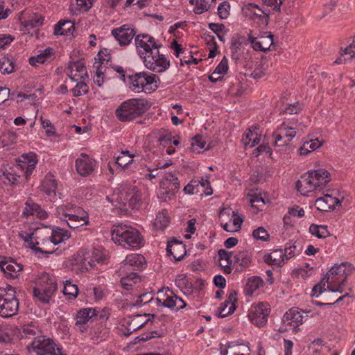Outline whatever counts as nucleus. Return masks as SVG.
Returning <instances> with one entry per match:
<instances>
[{
    "label": "nucleus",
    "mask_w": 355,
    "mask_h": 355,
    "mask_svg": "<svg viewBox=\"0 0 355 355\" xmlns=\"http://www.w3.org/2000/svg\"><path fill=\"white\" fill-rule=\"evenodd\" d=\"M352 270V266L347 263L334 265L323 279L314 286L312 289L313 296L318 297L323 292L326 291V284H327V288L331 292L343 293L346 288L347 278Z\"/></svg>",
    "instance_id": "1"
},
{
    "label": "nucleus",
    "mask_w": 355,
    "mask_h": 355,
    "mask_svg": "<svg viewBox=\"0 0 355 355\" xmlns=\"http://www.w3.org/2000/svg\"><path fill=\"white\" fill-rule=\"evenodd\" d=\"M331 177L324 168L309 171L296 183V188L302 196L320 191L331 181Z\"/></svg>",
    "instance_id": "2"
},
{
    "label": "nucleus",
    "mask_w": 355,
    "mask_h": 355,
    "mask_svg": "<svg viewBox=\"0 0 355 355\" xmlns=\"http://www.w3.org/2000/svg\"><path fill=\"white\" fill-rule=\"evenodd\" d=\"M112 239L115 243L130 250H137L144 245V239L137 230L123 225L113 227Z\"/></svg>",
    "instance_id": "3"
},
{
    "label": "nucleus",
    "mask_w": 355,
    "mask_h": 355,
    "mask_svg": "<svg viewBox=\"0 0 355 355\" xmlns=\"http://www.w3.org/2000/svg\"><path fill=\"white\" fill-rule=\"evenodd\" d=\"M150 106L151 103L147 99L130 98L116 109L115 114L120 121H132L144 114Z\"/></svg>",
    "instance_id": "4"
},
{
    "label": "nucleus",
    "mask_w": 355,
    "mask_h": 355,
    "mask_svg": "<svg viewBox=\"0 0 355 355\" xmlns=\"http://www.w3.org/2000/svg\"><path fill=\"white\" fill-rule=\"evenodd\" d=\"M129 89L137 93L150 94L155 91L159 83V78L148 71L137 72L127 76Z\"/></svg>",
    "instance_id": "5"
},
{
    "label": "nucleus",
    "mask_w": 355,
    "mask_h": 355,
    "mask_svg": "<svg viewBox=\"0 0 355 355\" xmlns=\"http://www.w3.org/2000/svg\"><path fill=\"white\" fill-rule=\"evenodd\" d=\"M19 300L16 296L14 287L7 285L0 287V316L8 318L17 314L19 311Z\"/></svg>",
    "instance_id": "6"
},
{
    "label": "nucleus",
    "mask_w": 355,
    "mask_h": 355,
    "mask_svg": "<svg viewBox=\"0 0 355 355\" xmlns=\"http://www.w3.org/2000/svg\"><path fill=\"white\" fill-rule=\"evenodd\" d=\"M27 349L36 355H67L53 339L43 335L27 344Z\"/></svg>",
    "instance_id": "7"
},
{
    "label": "nucleus",
    "mask_w": 355,
    "mask_h": 355,
    "mask_svg": "<svg viewBox=\"0 0 355 355\" xmlns=\"http://www.w3.org/2000/svg\"><path fill=\"white\" fill-rule=\"evenodd\" d=\"M270 311V306L268 302H259L251 305L248 309L247 316L252 324L258 327H261L267 324Z\"/></svg>",
    "instance_id": "8"
},
{
    "label": "nucleus",
    "mask_w": 355,
    "mask_h": 355,
    "mask_svg": "<svg viewBox=\"0 0 355 355\" xmlns=\"http://www.w3.org/2000/svg\"><path fill=\"white\" fill-rule=\"evenodd\" d=\"M142 60L148 70L155 73L164 72L171 65L170 60L165 55L160 54L159 49L150 52L147 56L144 55Z\"/></svg>",
    "instance_id": "9"
},
{
    "label": "nucleus",
    "mask_w": 355,
    "mask_h": 355,
    "mask_svg": "<svg viewBox=\"0 0 355 355\" xmlns=\"http://www.w3.org/2000/svg\"><path fill=\"white\" fill-rule=\"evenodd\" d=\"M148 315H150L148 314ZM143 316L146 317L148 316V315L137 314L124 318L121 322V327L119 329L120 333L125 336H128L134 331L144 327L149 321H152V319L155 317L154 314H152L151 318H148L145 321H142L141 318Z\"/></svg>",
    "instance_id": "10"
},
{
    "label": "nucleus",
    "mask_w": 355,
    "mask_h": 355,
    "mask_svg": "<svg viewBox=\"0 0 355 355\" xmlns=\"http://www.w3.org/2000/svg\"><path fill=\"white\" fill-rule=\"evenodd\" d=\"M135 46L137 53L142 60L144 56H147L150 52L159 49L161 44H158L155 39L148 34H140L136 36Z\"/></svg>",
    "instance_id": "11"
},
{
    "label": "nucleus",
    "mask_w": 355,
    "mask_h": 355,
    "mask_svg": "<svg viewBox=\"0 0 355 355\" xmlns=\"http://www.w3.org/2000/svg\"><path fill=\"white\" fill-rule=\"evenodd\" d=\"M297 134L296 129L286 123L281 124L273 132L272 137L275 146H286Z\"/></svg>",
    "instance_id": "12"
},
{
    "label": "nucleus",
    "mask_w": 355,
    "mask_h": 355,
    "mask_svg": "<svg viewBox=\"0 0 355 355\" xmlns=\"http://www.w3.org/2000/svg\"><path fill=\"white\" fill-rule=\"evenodd\" d=\"M219 266L223 268V272L230 274L232 272L231 263L234 261V263H239L242 266L244 263V253L239 252L233 255L224 249H220L218 251Z\"/></svg>",
    "instance_id": "13"
},
{
    "label": "nucleus",
    "mask_w": 355,
    "mask_h": 355,
    "mask_svg": "<svg viewBox=\"0 0 355 355\" xmlns=\"http://www.w3.org/2000/svg\"><path fill=\"white\" fill-rule=\"evenodd\" d=\"M112 35L118 42L120 46H127L131 43L135 36V28L129 25L124 24L120 27L114 28L111 31Z\"/></svg>",
    "instance_id": "14"
},
{
    "label": "nucleus",
    "mask_w": 355,
    "mask_h": 355,
    "mask_svg": "<svg viewBox=\"0 0 355 355\" xmlns=\"http://www.w3.org/2000/svg\"><path fill=\"white\" fill-rule=\"evenodd\" d=\"M96 166V162L85 153H81L76 160L77 173L83 177L92 174Z\"/></svg>",
    "instance_id": "15"
},
{
    "label": "nucleus",
    "mask_w": 355,
    "mask_h": 355,
    "mask_svg": "<svg viewBox=\"0 0 355 355\" xmlns=\"http://www.w3.org/2000/svg\"><path fill=\"white\" fill-rule=\"evenodd\" d=\"M268 14L253 3L245 4V20L257 22L259 26H265L268 24Z\"/></svg>",
    "instance_id": "16"
},
{
    "label": "nucleus",
    "mask_w": 355,
    "mask_h": 355,
    "mask_svg": "<svg viewBox=\"0 0 355 355\" xmlns=\"http://www.w3.org/2000/svg\"><path fill=\"white\" fill-rule=\"evenodd\" d=\"M0 269L7 278H16L23 270V265L10 257H4L0 261Z\"/></svg>",
    "instance_id": "17"
},
{
    "label": "nucleus",
    "mask_w": 355,
    "mask_h": 355,
    "mask_svg": "<svg viewBox=\"0 0 355 355\" xmlns=\"http://www.w3.org/2000/svg\"><path fill=\"white\" fill-rule=\"evenodd\" d=\"M121 196L124 200V204H128L132 209H137L139 207L141 195L135 187L125 185L121 191Z\"/></svg>",
    "instance_id": "18"
},
{
    "label": "nucleus",
    "mask_w": 355,
    "mask_h": 355,
    "mask_svg": "<svg viewBox=\"0 0 355 355\" xmlns=\"http://www.w3.org/2000/svg\"><path fill=\"white\" fill-rule=\"evenodd\" d=\"M237 293L235 290H231L225 301L220 304L218 308L216 315L220 318H225L232 314L236 310L237 302Z\"/></svg>",
    "instance_id": "19"
},
{
    "label": "nucleus",
    "mask_w": 355,
    "mask_h": 355,
    "mask_svg": "<svg viewBox=\"0 0 355 355\" xmlns=\"http://www.w3.org/2000/svg\"><path fill=\"white\" fill-rule=\"evenodd\" d=\"M19 162V164H17V168L19 167L24 171L26 179H28L37 164V155L34 153L23 154L20 157Z\"/></svg>",
    "instance_id": "20"
},
{
    "label": "nucleus",
    "mask_w": 355,
    "mask_h": 355,
    "mask_svg": "<svg viewBox=\"0 0 355 355\" xmlns=\"http://www.w3.org/2000/svg\"><path fill=\"white\" fill-rule=\"evenodd\" d=\"M96 309L94 308H84L80 309L76 315V326L78 327L81 333H85L87 331L86 327L89 321H94L95 317Z\"/></svg>",
    "instance_id": "21"
},
{
    "label": "nucleus",
    "mask_w": 355,
    "mask_h": 355,
    "mask_svg": "<svg viewBox=\"0 0 355 355\" xmlns=\"http://www.w3.org/2000/svg\"><path fill=\"white\" fill-rule=\"evenodd\" d=\"M304 318L302 309L292 308L284 313L282 317V322L286 325H290L294 329H297L304 322Z\"/></svg>",
    "instance_id": "22"
},
{
    "label": "nucleus",
    "mask_w": 355,
    "mask_h": 355,
    "mask_svg": "<svg viewBox=\"0 0 355 355\" xmlns=\"http://www.w3.org/2000/svg\"><path fill=\"white\" fill-rule=\"evenodd\" d=\"M341 205V201L330 194H324L316 199L315 206L320 211H329Z\"/></svg>",
    "instance_id": "23"
},
{
    "label": "nucleus",
    "mask_w": 355,
    "mask_h": 355,
    "mask_svg": "<svg viewBox=\"0 0 355 355\" xmlns=\"http://www.w3.org/2000/svg\"><path fill=\"white\" fill-rule=\"evenodd\" d=\"M16 331L17 336L20 340L29 339L32 341L42 336L40 329L32 322L24 324L20 328L16 327Z\"/></svg>",
    "instance_id": "24"
},
{
    "label": "nucleus",
    "mask_w": 355,
    "mask_h": 355,
    "mask_svg": "<svg viewBox=\"0 0 355 355\" xmlns=\"http://www.w3.org/2000/svg\"><path fill=\"white\" fill-rule=\"evenodd\" d=\"M146 263V259L143 255L140 254H131L126 256L122 263L121 269L128 270L130 267H132L134 270H140L145 267Z\"/></svg>",
    "instance_id": "25"
},
{
    "label": "nucleus",
    "mask_w": 355,
    "mask_h": 355,
    "mask_svg": "<svg viewBox=\"0 0 355 355\" xmlns=\"http://www.w3.org/2000/svg\"><path fill=\"white\" fill-rule=\"evenodd\" d=\"M56 290L57 284L55 282H51V283L45 287L34 288L33 295L40 302L49 303Z\"/></svg>",
    "instance_id": "26"
},
{
    "label": "nucleus",
    "mask_w": 355,
    "mask_h": 355,
    "mask_svg": "<svg viewBox=\"0 0 355 355\" xmlns=\"http://www.w3.org/2000/svg\"><path fill=\"white\" fill-rule=\"evenodd\" d=\"M232 58L238 61L241 59L244 53V37L240 34L232 36L230 42Z\"/></svg>",
    "instance_id": "27"
},
{
    "label": "nucleus",
    "mask_w": 355,
    "mask_h": 355,
    "mask_svg": "<svg viewBox=\"0 0 355 355\" xmlns=\"http://www.w3.org/2000/svg\"><path fill=\"white\" fill-rule=\"evenodd\" d=\"M22 215L26 217L29 216H36L40 219H46L48 218L47 212L40 205L31 200H28L25 202Z\"/></svg>",
    "instance_id": "28"
},
{
    "label": "nucleus",
    "mask_w": 355,
    "mask_h": 355,
    "mask_svg": "<svg viewBox=\"0 0 355 355\" xmlns=\"http://www.w3.org/2000/svg\"><path fill=\"white\" fill-rule=\"evenodd\" d=\"M26 236L24 238V241L28 243L29 247L31 249L34 250L36 252H40L43 254H46V257L54 252L53 250H47L46 249L44 248V247H37V245H44L45 242H48V240H45V239H40L37 236H35L34 233H26Z\"/></svg>",
    "instance_id": "29"
},
{
    "label": "nucleus",
    "mask_w": 355,
    "mask_h": 355,
    "mask_svg": "<svg viewBox=\"0 0 355 355\" xmlns=\"http://www.w3.org/2000/svg\"><path fill=\"white\" fill-rule=\"evenodd\" d=\"M68 76L74 82L88 78L87 71L85 64L80 62H75L69 66Z\"/></svg>",
    "instance_id": "30"
},
{
    "label": "nucleus",
    "mask_w": 355,
    "mask_h": 355,
    "mask_svg": "<svg viewBox=\"0 0 355 355\" xmlns=\"http://www.w3.org/2000/svg\"><path fill=\"white\" fill-rule=\"evenodd\" d=\"M261 60L256 58L254 60L252 58L245 64V77L250 76L254 79L261 78L264 73L261 69Z\"/></svg>",
    "instance_id": "31"
},
{
    "label": "nucleus",
    "mask_w": 355,
    "mask_h": 355,
    "mask_svg": "<svg viewBox=\"0 0 355 355\" xmlns=\"http://www.w3.org/2000/svg\"><path fill=\"white\" fill-rule=\"evenodd\" d=\"M134 156L128 150L121 151L120 155L116 157L115 164L123 170L130 169L131 171H135L137 167L133 166L135 164Z\"/></svg>",
    "instance_id": "32"
},
{
    "label": "nucleus",
    "mask_w": 355,
    "mask_h": 355,
    "mask_svg": "<svg viewBox=\"0 0 355 355\" xmlns=\"http://www.w3.org/2000/svg\"><path fill=\"white\" fill-rule=\"evenodd\" d=\"M71 234L67 230L59 227H54L51 230V236L46 239L48 242H45V245L48 243L58 245L68 240Z\"/></svg>",
    "instance_id": "33"
},
{
    "label": "nucleus",
    "mask_w": 355,
    "mask_h": 355,
    "mask_svg": "<svg viewBox=\"0 0 355 355\" xmlns=\"http://www.w3.org/2000/svg\"><path fill=\"white\" fill-rule=\"evenodd\" d=\"M263 259L266 263L277 268L282 266L286 261L283 250L282 249L274 250L270 254H266Z\"/></svg>",
    "instance_id": "34"
},
{
    "label": "nucleus",
    "mask_w": 355,
    "mask_h": 355,
    "mask_svg": "<svg viewBox=\"0 0 355 355\" xmlns=\"http://www.w3.org/2000/svg\"><path fill=\"white\" fill-rule=\"evenodd\" d=\"M262 130L259 125H252L248 128L245 132V146L250 145V148L257 144L261 137Z\"/></svg>",
    "instance_id": "35"
},
{
    "label": "nucleus",
    "mask_w": 355,
    "mask_h": 355,
    "mask_svg": "<svg viewBox=\"0 0 355 355\" xmlns=\"http://www.w3.org/2000/svg\"><path fill=\"white\" fill-rule=\"evenodd\" d=\"M57 186V181L51 174H47L42 182V190L49 196L55 195Z\"/></svg>",
    "instance_id": "36"
},
{
    "label": "nucleus",
    "mask_w": 355,
    "mask_h": 355,
    "mask_svg": "<svg viewBox=\"0 0 355 355\" xmlns=\"http://www.w3.org/2000/svg\"><path fill=\"white\" fill-rule=\"evenodd\" d=\"M93 2L94 0H76V3L70 6V11L75 15L86 12L92 7Z\"/></svg>",
    "instance_id": "37"
},
{
    "label": "nucleus",
    "mask_w": 355,
    "mask_h": 355,
    "mask_svg": "<svg viewBox=\"0 0 355 355\" xmlns=\"http://www.w3.org/2000/svg\"><path fill=\"white\" fill-rule=\"evenodd\" d=\"M263 281L260 277H250L248 279V282L245 284V294L253 295L257 293V291L263 287Z\"/></svg>",
    "instance_id": "38"
},
{
    "label": "nucleus",
    "mask_w": 355,
    "mask_h": 355,
    "mask_svg": "<svg viewBox=\"0 0 355 355\" xmlns=\"http://www.w3.org/2000/svg\"><path fill=\"white\" fill-rule=\"evenodd\" d=\"M141 281L140 277L135 272H130L121 278V284L124 290L128 291L132 290L133 286Z\"/></svg>",
    "instance_id": "39"
},
{
    "label": "nucleus",
    "mask_w": 355,
    "mask_h": 355,
    "mask_svg": "<svg viewBox=\"0 0 355 355\" xmlns=\"http://www.w3.org/2000/svg\"><path fill=\"white\" fill-rule=\"evenodd\" d=\"M302 252V247L296 242L289 241L286 243L283 250L286 261L297 256Z\"/></svg>",
    "instance_id": "40"
},
{
    "label": "nucleus",
    "mask_w": 355,
    "mask_h": 355,
    "mask_svg": "<svg viewBox=\"0 0 355 355\" xmlns=\"http://www.w3.org/2000/svg\"><path fill=\"white\" fill-rule=\"evenodd\" d=\"M53 49L46 48L37 56H32L29 58V64L32 66H36L37 63L43 64L49 61L53 55Z\"/></svg>",
    "instance_id": "41"
},
{
    "label": "nucleus",
    "mask_w": 355,
    "mask_h": 355,
    "mask_svg": "<svg viewBox=\"0 0 355 355\" xmlns=\"http://www.w3.org/2000/svg\"><path fill=\"white\" fill-rule=\"evenodd\" d=\"M75 206L76 205L71 202L59 205L56 208L55 215L63 221V219L70 218L69 214H72Z\"/></svg>",
    "instance_id": "42"
},
{
    "label": "nucleus",
    "mask_w": 355,
    "mask_h": 355,
    "mask_svg": "<svg viewBox=\"0 0 355 355\" xmlns=\"http://www.w3.org/2000/svg\"><path fill=\"white\" fill-rule=\"evenodd\" d=\"M63 294L68 300H74L78 293V288L76 284H73L71 280H66L64 282Z\"/></svg>",
    "instance_id": "43"
},
{
    "label": "nucleus",
    "mask_w": 355,
    "mask_h": 355,
    "mask_svg": "<svg viewBox=\"0 0 355 355\" xmlns=\"http://www.w3.org/2000/svg\"><path fill=\"white\" fill-rule=\"evenodd\" d=\"M170 223V218L166 209L159 211L154 221V225L157 229L163 230L166 228Z\"/></svg>",
    "instance_id": "44"
},
{
    "label": "nucleus",
    "mask_w": 355,
    "mask_h": 355,
    "mask_svg": "<svg viewBox=\"0 0 355 355\" xmlns=\"http://www.w3.org/2000/svg\"><path fill=\"white\" fill-rule=\"evenodd\" d=\"M16 69L15 62L12 59L3 57L0 59V71L3 74H10Z\"/></svg>",
    "instance_id": "45"
},
{
    "label": "nucleus",
    "mask_w": 355,
    "mask_h": 355,
    "mask_svg": "<svg viewBox=\"0 0 355 355\" xmlns=\"http://www.w3.org/2000/svg\"><path fill=\"white\" fill-rule=\"evenodd\" d=\"M106 257L101 249H94L92 252V254L88 261V264L91 267H94L96 263H103L105 261Z\"/></svg>",
    "instance_id": "46"
},
{
    "label": "nucleus",
    "mask_w": 355,
    "mask_h": 355,
    "mask_svg": "<svg viewBox=\"0 0 355 355\" xmlns=\"http://www.w3.org/2000/svg\"><path fill=\"white\" fill-rule=\"evenodd\" d=\"M74 28V25L70 21H60L54 27L53 33L55 35H67L70 29Z\"/></svg>",
    "instance_id": "47"
},
{
    "label": "nucleus",
    "mask_w": 355,
    "mask_h": 355,
    "mask_svg": "<svg viewBox=\"0 0 355 355\" xmlns=\"http://www.w3.org/2000/svg\"><path fill=\"white\" fill-rule=\"evenodd\" d=\"M210 148L209 146L206 147V142L202 139V137L200 135H196L193 139L191 144L190 150L194 153H199L200 149L208 150Z\"/></svg>",
    "instance_id": "48"
},
{
    "label": "nucleus",
    "mask_w": 355,
    "mask_h": 355,
    "mask_svg": "<svg viewBox=\"0 0 355 355\" xmlns=\"http://www.w3.org/2000/svg\"><path fill=\"white\" fill-rule=\"evenodd\" d=\"M262 42L260 38V36L257 35V33H253L252 32H250L248 34V42L245 41V45L250 44V47L254 51H262Z\"/></svg>",
    "instance_id": "49"
},
{
    "label": "nucleus",
    "mask_w": 355,
    "mask_h": 355,
    "mask_svg": "<svg viewBox=\"0 0 355 355\" xmlns=\"http://www.w3.org/2000/svg\"><path fill=\"white\" fill-rule=\"evenodd\" d=\"M166 298L163 300L162 306L166 307L171 309H176V301L178 296L173 293L172 291L168 288L166 293Z\"/></svg>",
    "instance_id": "50"
},
{
    "label": "nucleus",
    "mask_w": 355,
    "mask_h": 355,
    "mask_svg": "<svg viewBox=\"0 0 355 355\" xmlns=\"http://www.w3.org/2000/svg\"><path fill=\"white\" fill-rule=\"evenodd\" d=\"M44 17L35 14L24 22V26L27 28H35L42 26Z\"/></svg>",
    "instance_id": "51"
},
{
    "label": "nucleus",
    "mask_w": 355,
    "mask_h": 355,
    "mask_svg": "<svg viewBox=\"0 0 355 355\" xmlns=\"http://www.w3.org/2000/svg\"><path fill=\"white\" fill-rule=\"evenodd\" d=\"M309 231L318 238H325L329 234L327 227L323 225L312 224L309 227Z\"/></svg>",
    "instance_id": "52"
},
{
    "label": "nucleus",
    "mask_w": 355,
    "mask_h": 355,
    "mask_svg": "<svg viewBox=\"0 0 355 355\" xmlns=\"http://www.w3.org/2000/svg\"><path fill=\"white\" fill-rule=\"evenodd\" d=\"M77 84L76 87L72 89L71 92H73V95L76 97L80 96L81 95H85L88 93L89 87L85 83V80H78L76 82Z\"/></svg>",
    "instance_id": "53"
},
{
    "label": "nucleus",
    "mask_w": 355,
    "mask_h": 355,
    "mask_svg": "<svg viewBox=\"0 0 355 355\" xmlns=\"http://www.w3.org/2000/svg\"><path fill=\"white\" fill-rule=\"evenodd\" d=\"M262 154H272V150L268 144H262L257 148L253 149L251 153V158H257Z\"/></svg>",
    "instance_id": "54"
},
{
    "label": "nucleus",
    "mask_w": 355,
    "mask_h": 355,
    "mask_svg": "<svg viewBox=\"0 0 355 355\" xmlns=\"http://www.w3.org/2000/svg\"><path fill=\"white\" fill-rule=\"evenodd\" d=\"M216 0H198V6L194 7L193 12L196 14H202L207 11L212 3H215Z\"/></svg>",
    "instance_id": "55"
},
{
    "label": "nucleus",
    "mask_w": 355,
    "mask_h": 355,
    "mask_svg": "<svg viewBox=\"0 0 355 355\" xmlns=\"http://www.w3.org/2000/svg\"><path fill=\"white\" fill-rule=\"evenodd\" d=\"M250 202L251 204L252 210L255 214L259 211H261L265 205L263 198L259 196L251 198L250 199Z\"/></svg>",
    "instance_id": "56"
},
{
    "label": "nucleus",
    "mask_w": 355,
    "mask_h": 355,
    "mask_svg": "<svg viewBox=\"0 0 355 355\" xmlns=\"http://www.w3.org/2000/svg\"><path fill=\"white\" fill-rule=\"evenodd\" d=\"M69 218H79L81 220H86V221H87L89 218L88 214L83 208L76 205L73 208L72 214H69Z\"/></svg>",
    "instance_id": "57"
},
{
    "label": "nucleus",
    "mask_w": 355,
    "mask_h": 355,
    "mask_svg": "<svg viewBox=\"0 0 355 355\" xmlns=\"http://www.w3.org/2000/svg\"><path fill=\"white\" fill-rule=\"evenodd\" d=\"M63 221L64 222H66L68 227L71 228V229H76V228H78L80 226H83L84 225H88L89 221V218L87 219V221H86V220H81V219H79V218H64L63 219Z\"/></svg>",
    "instance_id": "58"
},
{
    "label": "nucleus",
    "mask_w": 355,
    "mask_h": 355,
    "mask_svg": "<svg viewBox=\"0 0 355 355\" xmlns=\"http://www.w3.org/2000/svg\"><path fill=\"white\" fill-rule=\"evenodd\" d=\"M228 69V61L225 57L221 60L220 63L216 67L214 71V75H220V76H223L225 74Z\"/></svg>",
    "instance_id": "59"
},
{
    "label": "nucleus",
    "mask_w": 355,
    "mask_h": 355,
    "mask_svg": "<svg viewBox=\"0 0 355 355\" xmlns=\"http://www.w3.org/2000/svg\"><path fill=\"white\" fill-rule=\"evenodd\" d=\"M302 109L301 105L297 102L294 104H287L281 109L280 114L287 113L290 114H297Z\"/></svg>",
    "instance_id": "60"
},
{
    "label": "nucleus",
    "mask_w": 355,
    "mask_h": 355,
    "mask_svg": "<svg viewBox=\"0 0 355 355\" xmlns=\"http://www.w3.org/2000/svg\"><path fill=\"white\" fill-rule=\"evenodd\" d=\"M252 236L257 240L267 241L269 238L268 232L262 227H259L252 232Z\"/></svg>",
    "instance_id": "61"
},
{
    "label": "nucleus",
    "mask_w": 355,
    "mask_h": 355,
    "mask_svg": "<svg viewBox=\"0 0 355 355\" xmlns=\"http://www.w3.org/2000/svg\"><path fill=\"white\" fill-rule=\"evenodd\" d=\"M41 124L43 128L46 130L47 136L51 137L55 135V128L51 122L48 119H44L42 117L40 118Z\"/></svg>",
    "instance_id": "62"
},
{
    "label": "nucleus",
    "mask_w": 355,
    "mask_h": 355,
    "mask_svg": "<svg viewBox=\"0 0 355 355\" xmlns=\"http://www.w3.org/2000/svg\"><path fill=\"white\" fill-rule=\"evenodd\" d=\"M175 192L171 189L169 187L166 188H162L159 190L158 196L159 198L162 199L164 201H167L171 200L172 198L175 196Z\"/></svg>",
    "instance_id": "63"
},
{
    "label": "nucleus",
    "mask_w": 355,
    "mask_h": 355,
    "mask_svg": "<svg viewBox=\"0 0 355 355\" xmlns=\"http://www.w3.org/2000/svg\"><path fill=\"white\" fill-rule=\"evenodd\" d=\"M234 211L230 207H225L220 209L218 217L220 221H230V218L234 216Z\"/></svg>",
    "instance_id": "64"
}]
</instances>
